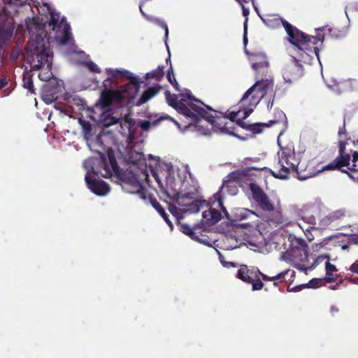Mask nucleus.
Here are the masks:
<instances>
[{
	"label": "nucleus",
	"instance_id": "28",
	"mask_svg": "<svg viewBox=\"0 0 358 358\" xmlns=\"http://www.w3.org/2000/svg\"><path fill=\"white\" fill-rule=\"evenodd\" d=\"M180 230L187 236H188L189 238H191L192 240L195 238V237L197 236L196 233L193 231V229L187 224H180Z\"/></svg>",
	"mask_w": 358,
	"mask_h": 358
},
{
	"label": "nucleus",
	"instance_id": "50",
	"mask_svg": "<svg viewBox=\"0 0 358 358\" xmlns=\"http://www.w3.org/2000/svg\"><path fill=\"white\" fill-rule=\"evenodd\" d=\"M298 225L302 229V230H304V229L301 227V224H299Z\"/></svg>",
	"mask_w": 358,
	"mask_h": 358
},
{
	"label": "nucleus",
	"instance_id": "43",
	"mask_svg": "<svg viewBox=\"0 0 358 358\" xmlns=\"http://www.w3.org/2000/svg\"><path fill=\"white\" fill-rule=\"evenodd\" d=\"M303 287H306L305 285H299V286H296L293 288H290L289 287H288V291L289 292H299L301 291Z\"/></svg>",
	"mask_w": 358,
	"mask_h": 358
},
{
	"label": "nucleus",
	"instance_id": "32",
	"mask_svg": "<svg viewBox=\"0 0 358 358\" xmlns=\"http://www.w3.org/2000/svg\"><path fill=\"white\" fill-rule=\"evenodd\" d=\"M333 222L338 220L345 215V210L343 209H338L329 213Z\"/></svg>",
	"mask_w": 358,
	"mask_h": 358
},
{
	"label": "nucleus",
	"instance_id": "44",
	"mask_svg": "<svg viewBox=\"0 0 358 358\" xmlns=\"http://www.w3.org/2000/svg\"><path fill=\"white\" fill-rule=\"evenodd\" d=\"M350 269L351 271L358 273V260L350 266Z\"/></svg>",
	"mask_w": 358,
	"mask_h": 358
},
{
	"label": "nucleus",
	"instance_id": "39",
	"mask_svg": "<svg viewBox=\"0 0 358 358\" xmlns=\"http://www.w3.org/2000/svg\"><path fill=\"white\" fill-rule=\"evenodd\" d=\"M194 240L209 247L212 246L210 241H208V238L205 237H199V236H196Z\"/></svg>",
	"mask_w": 358,
	"mask_h": 358
},
{
	"label": "nucleus",
	"instance_id": "37",
	"mask_svg": "<svg viewBox=\"0 0 358 358\" xmlns=\"http://www.w3.org/2000/svg\"><path fill=\"white\" fill-rule=\"evenodd\" d=\"M348 84V83H340V84L335 83L334 85L327 84V86L330 89H332L334 91L339 93L340 92V88L347 86Z\"/></svg>",
	"mask_w": 358,
	"mask_h": 358
},
{
	"label": "nucleus",
	"instance_id": "13",
	"mask_svg": "<svg viewBox=\"0 0 358 358\" xmlns=\"http://www.w3.org/2000/svg\"><path fill=\"white\" fill-rule=\"evenodd\" d=\"M252 199L258 206L264 210L273 211L278 210L280 206V200L275 194L268 197L257 185H250Z\"/></svg>",
	"mask_w": 358,
	"mask_h": 358
},
{
	"label": "nucleus",
	"instance_id": "12",
	"mask_svg": "<svg viewBox=\"0 0 358 358\" xmlns=\"http://www.w3.org/2000/svg\"><path fill=\"white\" fill-rule=\"evenodd\" d=\"M210 203L211 205L208 209L203 210L202 213L203 218L201 220V224L204 228L215 224L220 220L221 214L217 208H220L223 213L225 214L226 217L228 218V213L226 208L223 206V203L220 192L214 194Z\"/></svg>",
	"mask_w": 358,
	"mask_h": 358
},
{
	"label": "nucleus",
	"instance_id": "14",
	"mask_svg": "<svg viewBox=\"0 0 358 358\" xmlns=\"http://www.w3.org/2000/svg\"><path fill=\"white\" fill-rule=\"evenodd\" d=\"M62 52L69 56V59L72 62L83 64L92 72H101V69L98 65L88 59V55H87L83 51H78L77 50V47L72 42L71 38L69 48L64 47Z\"/></svg>",
	"mask_w": 358,
	"mask_h": 358
},
{
	"label": "nucleus",
	"instance_id": "26",
	"mask_svg": "<svg viewBox=\"0 0 358 358\" xmlns=\"http://www.w3.org/2000/svg\"><path fill=\"white\" fill-rule=\"evenodd\" d=\"M48 92L49 87H44L42 93V99L48 104L52 103L57 98L55 93L48 94Z\"/></svg>",
	"mask_w": 358,
	"mask_h": 358
},
{
	"label": "nucleus",
	"instance_id": "27",
	"mask_svg": "<svg viewBox=\"0 0 358 358\" xmlns=\"http://www.w3.org/2000/svg\"><path fill=\"white\" fill-rule=\"evenodd\" d=\"M164 76L163 67L159 66L157 69L146 73V78H154L156 80H160Z\"/></svg>",
	"mask_w": 358,
	"mask_h": 358
},
{
	"label": "nucleus",
	"instance_id": "51",
	"mask_svg": "<svg viewBox=\"0 0 358 358\" xmlns=\"http://www.w3.org/2000/svg\"><path fill=\"white\" fill-rule=\"evenodd\" d=\"M323 29H317V31H322Z\"/></svg>",
	"mask_w": 358,
	"mask_h": 358
},
{
	"label": "nucleus",
	"instance_id": "20",
	"mask_svg": "<svg viewBox=\"0 0 358 358\" xmlns=\"http://www.w3.org/2000/svg\"><path fill=\"white\" fill-rule=\"evenodd\" d=\"M79 122H80V124L82 125L83 129L85 131V138L87 142V145H88L89 148L90 149H92V148H94L96 146L101 147L102 136L101 135L99 136L95 141H92L90 139V134L91 131V129H92L91 125L88 122H86L80 119L79 120Z\"/></svg>",
	"mask_w": 358,
	"mask_h": 358
},
{
	"label": "nucleus",
	"instance_id": "3",
	"mask_svg": "<svg viewBox=\"0 0 358 358\" xmlns=\"http://www.w3.org/2000/svg\"><path fill=\"white\" fill-rule=\"evenodd\" d=\"M157 164L153 171V177L166 203L169 210L178 220L185 214L196 213L199 208L193 204L189 193H182L186 189V182L190 179L188 168L173 166L171 163L161 162L157 158Z\"/></svg>",
	"mask_w": 358,
	"mask_h": 358
},
{
	"label": "nucleus",
	"instance_id": "38",
	"mask_svg": "<svg viewBox=\"0 0 358 358\" xmlns=\"http://www.w3.org/2000/svg\"><path fill=\"white\" fill-rule=\"evenodd\" d=\"M217 254L219 255V259L220 261V263L222 264L223 266L229 268L230 266H234V264L232 262H226L224 259V257L220 254V252L217 250Z\"/></svg>",
	"mask_w": 358,
	"mask_h": 358
},
{
	"label": "nucleus",
	"instance_id": "2",
	"mask_svg": "<svg viewBox=\"0 0 358 358\" xmlns=\"http://www.w3.org/2000/svg\"><path fill=\"white\" fill-rule=\"evenodd\" d=\"M37 14L27 22L31 39L27 45V62L33 69L40 70L38 78L43 81L52 78L53 53L51 41L61 45L71 43L70 27L64 16L48 3L34 1Z\"/></svg>",
	"mask_w": 358,
	"mask_h": 358
},
{
	"label": "nucleus",
	"instance_id": "9",
	"mask_svg": "<svg viewBox=\"0 0 358 358\" xmlns=\"http://www.w3.org/2000/svg\"><path fill=\"white\" fill-rule=\"evenodd\" d=\"M101 149H96V151L100 156L99 159H94L95 164L94 165L95 173H100L104 178H109L114 174L117 173V166L114 157L113 151L111 148H107L106 150L107 157L105 154L102 153V150H105L103 146Z\"/></svg>",
	"mask_w": 358,
	"mask_h": 358
},
{
	"label": "nucleus",
	"instance_id": "1",
	"mask_svg": "<svg viewBox=\"0 0 358 358\" xmlns=\"http://www.w3.org/2000/svg\"><path fill=\"white\" fill-rule=\"evenodd\" d=\"M273 90V81L271 78L257 81L242 97L240 109L229 110L224 115L195 99L188 90H184L179 95L171 94L169 92H166L165 94L169 106L185 118L190 119L184 130H190L204 136L210 135L214 131L237 136L234 122L245 127L242 120L248 117L260 100L268 93H271Z\"/></svg>",
	"mask_w": 358,
	"mask_h": 358
},
{
	"label": "nucleus",
	"instance_id": "8",
	"mask_svg": "<svg viewBox=\"0 0 358 358\" xmlns=\"http://www.w3.org/2000/svg\"><path fill=\"white\" fill-rule=\"evenodd\" d=\"M320 210L319 205L309 203L303 206L301 208L299 209L298 214L301 220L309 225L308 228L324 229L328 227L333 221L329 214H328L321 218L317 223L316 215H318Z\"/></svg>",
	"mask_w": 358,
	"mask_h": 358
},
{
	"label": "nucleus",
	"instance_id": "41",
	"mask_svg": "<svg viewBox=\"0 0 358 358\" xmlns=\"http://www.w3.org/2000/svg\"><path fill=\"white\" fill-rule=\"evenodd\" d=\"M138 125L142 129L146 131L150 129L151 123L147 120H141L138 122Z\"/></svg>",
	"mask_w": 358,
	"mask_h": 358
},
{
	"label": "nucleus",
	"instance_id": "22",
	"mask_svg": "<svg viewBox=\"0 0 358 358\" xmlns=\"http://www.w3.org/2000/svg\"><path fill=\"white\" fill-rule=\"evenodd\" d=\"M244 176L245 174L243 171H236L231 172L223 180L221 191H223L224 189L229 188V187H234L233 183L238 182Z\"/></svg>",
	"mask_w": 358,
	"mask_h": 358
},
{
	"label": "nucleus",
	"instance_id": "16",
	"mask_svg": "<svg viewBox=\"0 0 358 358\" xmlns=\"http://www.w3.org/2000/svg\"><path fill=\"white\" fill-rule=\"evenodd\" d=\"M281 259L286 261L299 270H306L303 264L308 261V254L307 249L305 250H290L283 254Z\"/></svg>",
	"mask_w": 358,
	"mask_h": 358
},
{
	"label": "nucleus",
	"instance_id": "31",
	"mask_svg": "<svg viewBox=\"0 0 358 358\" xmlns=\"http://www.w3.org/2000/svg\"><path fill=\"white\" fill-rule=\"evenodd\" d=\"M166 77H167V79H168L169 82L171 85H173V86L175 87V89L177 91H179V85L177 83L176 79V78L174 76L173 71V69H172L171 66L170 67V70L167 73Z\"/></svg>",
	"mask_w": 358,
	"mask_h": 358
},
{
	"label": "nucleus",
	"instance_id": "7",
	"mask_svg": "<svg viewBox=\"0 0 358 358\" xmlns=\"http://www.w3.org/2000/svg\"><path fill=\"white\" fill-rule=\"evenodd\" d=\"M120 124V132L127 136V141L129 145L131 143V140L134 139V135L136 129V123L129 116H125L124 118L120 120L116 116H114L112 110H106L101 113L99 118V123L103 127H110L118 122Z\"/></svg>",
	"mask_w": 358,
	"mask_h": 358
},
{
	"label": "nucleus",
	"instance_id": "33",
	"mask_svg": "<svg viewBox=\"0 0 358 358\" xmlns=\"http://www.w3.org/2000/svg\"><path fill=\"white\" fill-rule=\"evenodd\" d=\"M140 10H141V13H142V14H143V15H144V16H145V17L148 20H152V21H154L155 22L158 23V24H159V25H160V26H161V27L164 29V31H165V36H166V38H168V35H169V29H168V27H167V25H166L165 23L162 22H159L158 20L152 19V18H151V17H150L147 16V15L144 13V12L142 10V9H141V6H140Z\"/></svg>",
	"mask_w": 358,
	"mask_h": 358
},
{
	"label": "nucleus",
	"instance_id": "40",
	"mask_svg": "<svg viewBox=\"0 0 358 358\" xmlns=\"http://www.w3.org/2000/svg\"><path fill=\"white\" fill-rule=\"evenodd\" d=\"M254 215V213L252 211L249 210L248 209H243V210H242L240 212V214L238 215V217L241 219H244V218H246V217H249L250 215Z\"/></svg>",
	"mask_w": 358,
	"mask_h": 358
},
{
	"label": "nucleus",
	"instance_id": "23",
	"mask_svg": "<svg viewBox=\"0 0 358 358\" xmlns=\"http://www.w3.org/2000/svg\"><path fill=\"white\" fill-rule=\"evenodd\" d=\"M326 275L324 278L327 282H332L337 280L338 275L336 274L337 268L335 265L329 262V259L325 262Z\"/></svg>",
	"mask_w": 358,
	"mask_h": 358
},
{
	"label": "nucleus",
	"instance_id": "47",
	"mask_svg": "<svg viewBox=\"0 0 358 358\" xmlns=\"http://www.w3.org/2000/svg\"><path fill=\"white\" fill-rule=\"evenodd\" d=\"M6 85V82L3 79L0 80V89L4 87Z\"/></svg>",
	"mask_w": 358,
	"mask_h": 358
},
{
	"label": "nucleus",
	"instance_id": "49",
	"mask_svg": "<svg viewBox=\"0 0 358 358\" xmlns=\"http://www.w3.org/2000/svg\"><path fill=\"white\" fill-rule=\"evenodd\" d=\"M352 282H353L354 283L358 284V279H357V280H352Z\"/></svg>",
	"mask_w": 358,
	"mask_h": 358
},
{
	"label": "nucleus",
	"instance_id": "17",
	"mask_svg": "<svg viewBox=\"0 0 358 358\" xmlns=\"http://www.w3.org/2000/svg\"><path fill=\"white\" fill-rule=\"evenodd\" d=\"M275 115L277 119L270 120L268 124L257 123L249 125L248 129L253 134H259L262 131L264 127H268L275 124H282L283 127H285L287 125V117L285 114L281 110H278Z\"/></svg>",
	"mask_w": 358,
	"mask_h": 358
},
{
	"label": "nucleus",
	"instance_id": "19",
	"mask_svg": "<svg viewBox=\"0 0 358 358\" xmlns=\"http://www.w3.org/2000/svg\"><path fill=\"white\" fill-rule=\"evenodd\" d=\"M252 69L256 73H264L268 67L266 55L262 52H255L249 55Z\"/></svg>",
	"mask_w": 358,
	"mask_h": 358
},
{
	"label": "nucleus",
	"instance_id": "45",
	"mask_svg": "<svg viewBox=\"0 0 358 358\" xmlns=\"http://www.w3.org/2000/svg\"><path fill=\"white\" fill-rule=\"evenodd\" d=\"M165 118H169V117L166 116V117H165ZM164 117H161V118H159V120H164ZM170 120H171L172 121H173V122H174V123H175V124L177 126V127H178L180 130H181V126H180V124L177 121L173 120L172 118H171V117H170Z\"/></svg>",
	"mask_w": 358,
	"mask_h": 358
},
{
	"label": "nucleus",
	"instance_id": "30",
	"mask_svg": "<svg viewBox=\"0 0 358 358\" xmlns=\"http://www.w3.org/2000/svg\"><path fill=\"white\" fill-rule=\"evenodd\" d=\"M324 278H313L305 285L308 288H317L323 285Z\"/></svg>",
	"mask_w": 358,
	"mask_h": 358
},
{
	"label": "nucleus",
	"instance_id": "6",
	"mask_svg": "<svg viewBox=\"0 0 358 358\" xmlns=\"http://www.w3.org/2000/svg\"><path fill=\"white\" fill-rule=\"evenodd\" d=\"M299 162V157L292 146L282 148L278 152V162L271 173L276 178L286 179L296 170Z\"/></svg>",
	"mask_w": 358,
	"mask_h": 358
},
{
	"label": "nucleus",
	"instance_id": "36",
	"mask_svg": "<svg viewBox=\"0 0 358 358\" xmlns=\"http://www.w3.org/2000/svg\"><path fill=\"white\" fill-rule=\"evenodd\" d=\"M258 275L259 274H257L256 278H252V282H250L252 285L253 290H260L263 287V283L258 278Z\"/></svg>",
	"mask_w": 358,
	"mask_h": 358
},
{
	"label": "nucleus",
	"instance_id": "29",
	"mask_svg": "<svg viewBox=\"0 0 358 358\" xmlns=\"http://www.w3.org/2000/svg\"><path fill=\"white\" fill-rule=\"evenodd\" d=\"M153 206L157 210V212L160 214V215L164 218V220L167 222L171 229H173V224L169 220L167 215L166 214L164 210L158 203H154Z\"/></svg>",
	"mask_w": 358,
	"mask_h": 358
},
{
	"label": "nucleus",
	"instance_id": "11",
	"mask_svg": "<svg viewBox=\"0 0 358 358\" xmlns=\"http://www.w3.org/2000/svg\"><path fill=\"white\" fill-rule=\"evenodd\" d=\"M345 148V144L342 142L340 143V152L341 156L338 157L336 162L329 164L324 166L323 170L335 169L336 168L348 167L350 172L348 173L349 176L354 180H358V152H355L352 155V160L351 164L350 156L348 154L344 155L343 151Z\"/></svg>",
	"mask_w": 358,
	"mask_h": 358
},
{
	"label": "nucleus",
	"instance_id": "15",
	"mask_svg": "<svg viewBox=\"0 0 358 358\" xmlns=\"http://www.w3.org/2000/svg\"><path fill=\"white\" fill-rule=\"evenodd\" d=\"M122 189L130 194H135L143 200L148 199L145 187L142 185L139 178L131 173H128L122 182Z\"/></svg>",
	"mask_w": 358,
	"mask_h": 358
},
{
	"label": "nucleus",
	"instance_id": "4",
	"mask_svg": "<svg viewBox=\"0 0 358 358\" xmlns=\"http://www.w3.org/2000/svg\"><path fill=\"white\" fill-rule=\"evenodd\" d=\"M263 22L268 27L277 28L282 25L288 35L289 41L292 45L290 53L293 57V62L288 64L284 69V78L288 75L299 76L302 73L301 65L299 62L309 64L313 55L316 56L320 64L319 48L316 46L318 42L322 43L324 38L320 36L318 38L306 35L289 22L277 15H270L266 17H261Z\"/></svg>",
	"mask_w": 358,
	"mask_h": 358
},
{
	"label": "nucleus",
	"instance_id": "24",
	"mask_svg": "<svg viewBox=\"0 0 358 358\" xmlns=\"http://www.w3.org/2000/svg\"><path fill=\"white\" fill-rule=\"evenodd\" d=\"M159 91V89H157L155 87H150L145 90L143 94L141 95V98L138 99V101L136 102V106H141L145 103H146L148 101H149L152 97H153Z\"/></svg>",
	"mask_w": 358,
	"mask_h": 358
},
{
	"label": "nucleus",
	"instance_id": "34",
	"mask_svg": "<svg viewBox=\"0 0 358 358\" xmlns=\"http://www.w3.org/2000/svg\"><path fill=\"white\" fill-rule=\"evenodd\" d=\"M327 259H329V257L326 255H320L315 260V262H313V264H312L311 266H310L309 268H306V270H312L314 268H315L319 264H320L321 262H326Z\"/></svg>",
	"mask_w": 358,
	"mask_h": 358
},
{
	"label": "nucleus",
	"instance_id": "5",
	"mask_svg": "<svg viewBox=\"0 0 358 358\" xmlns=\"http://www.w3.org/2000/svg\"><path fill=\"white\" fill-rule=\"evenodd\" d=\"M106 78L103 81V90L99 104L107 107L113 103H131L137 96L141 79L131 72L122 68L105 69Z\"/></svg>",
	"mask_w": 358,
	"mask_h": 358
},
{
	"label": "nucleus",
	"instance_id": "21",
	"mask_svg": "<svg viewBox=\"0 0 358 358\" xmlns=\"http://www.w3.org/2000/svg\"><path fill=\"white\" fill-rule=\"evenodd\" d=\"M125 158L131 164H136L141 167L145 166V159L143 153L136 150H133L130 147L127 151Z\"/></svg>",
	"mask_w": 358,
	"mask_h": 358
},
{
	"label": "nucleus",
	"instance_id": "25",
	"mask_svg": "<svg viewBox=\"0 0 358 358\" xmlns=\"http://www.w3.org/2000/svg\"><path fill=\"white\" fill-rule=\"evenodd\" d=\"M291 250H305L307 245L304 240L297 237L290 238Z\"/></svg>",
	"mask_w": 358,
	"mask_h": 358
},
{
	"label": "nucleus",
	"instance_id": "18",
	"mask_svg": "<svg viewBox=\"0 0 358 358\" xmlns=\"http://www.w3.org/2000/svg\"><path fill=\"white\" fill-rule=\"evenodd\" d=\"M257 274H259L265 280H271L274 278V277L270 278L265 274L262 273L258 268L255 270H249L245 265H241L239 267L237 271L236 278L248 283L252 282V278H256Z\"/></svg>",
	"mask_w": 358,
	"mask_h": 358
},
{
	"label": "nucleus",
	"instance_id": "35",
	"mask_svg": "<svg viewBox=\"0 0 358 358\" xmlns=\"http://www.w3.org/2000/svg\"><path fill=\"white\" fill-rule=\"evenodd\" d=\"M23 86L27 88L29 92L31 94L34 93V85L31 79L29 78L24 77L23 79Z\"/></svg>",
	"mask_w": 358,
	"mask_h": 358
},
{
	"label": "nucleus",
	"instance_id": "10",
	"mask_svg": "<svg viewBox=\"0 0 358 358\" xmlns=\"http://www.w3.org/2000/svg\"><path fill=\"white\" fill-rule=\"evenodd\" d=\"M94 164L95 161L93 158H89L84 162L83 166L87 171L85 177V182L94 194L98 196H106L110 189L106 182L96 178Z\"/></svg>",
	"mask_w": 358,
	"mask_h": 358
},
{
	"label": "nucleus",
	"instance_id": "48",
	"mask_svg": "<svg viewBox=\"0 0 358 358\" xmlns=\"http://www.w3.org/2000/svg\"><path fill=\"white\" fill-rule=\"evenodd\" d=\"M142 176L145 178V180H148V174L146 173H142Z\"/></svg>",
	"mask_w": 358,
	"mask_h": 358
},
{
	"label": "nucleus",
	"instance_id": "52",
	"mask_svg": "<svg viewBox=\"0 0 358 358\" xmlns=\"http://www.w3.org/2000/svg\"><path fill=\"white\" fill-rule=\"evenodd\" d=\"M346 248H347L346 246H343V248H342L344 250V249H345Z\"/></svg>",
	"mask_w": 358,
	"mask_h": 358
},
{
	"label": "nucleus",
	"instance_id": "42",
	"mask_svg": "<svg viewBox=\"0 0 358 358\" xmlns=\"http://www.w3.org/2000/svg\"><path fill=\"white\" fill-rule=\"evenodd\" d=\"M247 25H248V18H246V20H245V22H244L243 43H244L245 46L248 43V38H247V36H246V34H247Z\"/></svg>",
	"mask_w": 358,
	"mask_h": 358
},
{
	"label": "nucleus",
	"instance_id": "46",
	"mask_svg": "<svg viewBox=\"0 0 358 358\" xmlns=\"http://www.w3.org/2000/svg\"><path fill=\"white\" fill-rule=\"evenodd\" d=\"M338 312V308L336 306H332L331 307V313L332 315H334Z\"/></svg>",
	"mask_w": 358,
	"mask_h": 358
}]
</instances>
